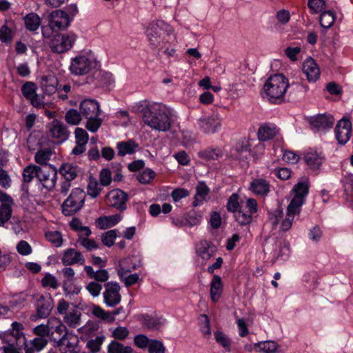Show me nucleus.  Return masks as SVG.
Returning a JSON list of instances; mask_svg holds the SVG:
<instances>
[{"label": "nucleus", "instance_id": "obj_1", "mask_svg": "<svg viewBox=\"0 0 353 353\" xmlns=\"http://www.w3.org/2000/svg\"><path fill=\"white\" fill-rule=\"evenodd\" d=\"M137 112L143 123L152 129L162 132L170 129V118L161 105L143 101L137 104Z\"/></svg>", "mask_w": 353, "mask_h": 353}, {"label": "nucleus", "instance_id": "obj_2", "mask_svg": "<svg viewBox=\"0 0 353 353\" xmlns=\"http://www.w3.org/2000/svg\"><path fill=\"white\" fill-rule=\"evenodd\" d=\"M290 86L288 79L282 74L270 76L263 85L267 99L272 103H281Z\"/></svg>", "mask_w": 353, "mask_h": 353}, {"label": "nucleus", "instance_id": "obj_3", "mask_svg": "<svg viewBox=\"0 0 353 353\" xmlns=\"http://www.w3.org/2000/svg\"><path fill=\"white\" fill-rule=\"evenodd\" d=\"M79 110L83 119L87 120L85 128L92 132L98 130L102 123V120L99 117L100 114L99 103L94 99H85L81 102Z\"/></svg>", "mask_w": 353, "mask_h": 353}, {"label": "nucleus", "instance_id": "obj_4", "mask_svg": "<svg viewBox=\"0 0 353 353\" xmlns=\"http://www.w3.org/2000/svg\"><path fill=\"white\" fill-rule=\"evenodd\" d=\"M85 193L81 188H74L61 205L62 213L67 216H72L83 206Z\"/></svg>", "mask_w": 353, "mask_h": 353}, {"label": "nucleus", "instance_id": "obj_5", "mask_svg": "<svg viewBox=\"0 0 353 353\" xmlns=\"http://www.w3.org/2000/svg\"><path fill=\"white\" fill-rule=\"evenodd\" d=\"M77 38V36L72 32L67 34L56 33L52 35L48 45L53 52L64 53L72 48Z\"/></svg>", "mask_w": 353, "mask_h": 353}, {"label": "nucleus", "instance_id": "obj_6", "mask_svg": "<svg viewBox=\"0 0 353 353\" xmlns=\"http://www.w3.org/2000/svg\"><path fill=\"white\" fill-rule=\"evenodd\" d=\"M51 341L54 343L60 353H80L81 347L77 336L71 334L65 338H57L51 333Z\"/></svg>", "mask_w": 353, "mask_h": 353}, {"label": "nucleus", "instance_id": "obj_7", "mask_svg": "<svg viewBox=\"0 0 353 353\" xmlns=\"http://www.w3.org/2000/svg\"><path fill=\"white\" fill-rule=\"evenodd\" d=\"M97 65L98 62L94 59L85 55H79L72 59L70 70L72 74L83 75L97 68Z\"/></svg>", "mask_w": 353, "mask_h": 353}, {"label": "nucleus", "instance_id": "obj_8", "mask_svg": "<svg viewBox=\"0 0 353 353\" xmlns=\"http://www.w3.org/2000/svg\"><path fill=\"white\" fill-rule=\"evenodd\" d=\"M146 34L152 50L162 48L161 46L166 41L165 37L168 36L159 23H151L146 30Z\"/></svg>", "mask_w": 353, "mask_h": 353}, {"label": "nucleus", "instance_id": "obj_9", "mask_svg": "<svg viewBox=\"0 0 353 353\" xmlns=\"http://www.w3.org/2000/svg\"><path fill=\"white\" fill-rule=\"evenodd\" d=\"M48 135L57 143L66 141L70 136L67 126L61 121L54 119L47 125Z\"/></svg>", "mask_w": 353, "mask_h": 353}, {"label": "nucleus", "instance_id": "obj_10", "mask_svg": "<svg viewBox=\"0 0 353 353\" xmlns=\"http://www.w3.org/2000/svg\"><path fill=\"white\" fill-rule=\"evenodd\" d=\"M105 290L103 293L104 303L108 307H114L121 301L120 294L121 287L117 282H108L104 285Z\"/></svg>", "mask_w": 353, "mask_h": 353}, {"label": "nucleus", "instance_id": "obj_11", "mask_svg": "<svg viewBox=\"0 0 353 353\" xmlns=\"http://www.w3.org/2000/svg\"><path fill=\"white\" fill-rule=\"evenodd\" d=\"M38 181L48 190H52L56 184L57 171L52 166L39 167Z\"/></svg>", "mask_w": 353, "mask_h": 353}, {"label": "nucleus", "instance_id": "obj_12", "mask_svg": "<svg viewBox=\"0 0 353 353\" xmlns=\"http://www.w3.org/2000/svg\"><path fill=\"white\" fill-rule=\"evenodd\" d=\"M197 125L205 134H214L220 130L221 120L218 114L203 116L197 121Z\"/></svg>", "mask_w": 353, "mask_h": 353}, {"label": "nucleus", "instance_id": "obj_13", "mask_svg": "<svg viewBox=\"0 0 353 353\" xmlns=\"http://www.w3.org/2000/svg\"><path fill=\"white\" fill-rule=\"evenodd\" d=\"M310 128L314 132H325L332 128L334 118L330 114H317L308 119Z\"/></svg>", "mask_w": 353, "mask_h": 353}, {"label": "nucleus", "instance_id": "obj_14", "mask_svg": "<svg viewBox=\"0 0 353 353\" xmlns=\"http://www.w3.org/2000/svg\"><path fill=\"white\" fill-rule=\"evenodd\" d=\"M108 203L120 211L126 210V202L128 200L127 193L120 189L112 190L107 195Z\"/></svg>", "mask_w": 353, "mask_h": 353}, {"label": "nucleus", "instance_id": "obj_15", "mask_svg": "<svg viewBox=\"0 0 353 353\" xmlns=\"http://www.w3.org/2000/svg\"><path fill=\"white\" fill-rule=\"evenodd\" d=\"M70 25L68 14L62 10L52 11L49 15V26L58 30H63Z\"/></svg>", "mask_w": 353, "mask_h": 353}, {"label": "nucleus", "instance_id": "obj_16", "mask_svg": "<svg viewBox=\"0 0 353 353\" xmlns=\"http://www.w3.org/2000/svg\"><path fill=\"white\" fill-rule=\"evenodd\" d=\"M336 138L338 143L345 145L350 139L352 134V123L349 119H342L335 128Z\"/></svg>", "mask_w": 353, "mask_h": 353}, {"label": "nucleus", "instance_id": "obj_17", "mask_svg": "<svg viewBox=\"0 0 353 353\" xmlns=\"http://www.w3.org/2000/svg\"><path fill=\"white\" fill-rule=\"evenodd\" d=\"M53 308V299L50 294L41 295L36 303V316L39 319L47 318Z\"/></svg>", "mask_w": 353, "mask_h": 353}, {"label": "nucleus", "instance_id": "obj_18", "mask_svg": "<svg viewBox=\"0 0 353 353\" xmlns=\"http://www.w3.org/2000/svg\"><path fill=\"white\" fill-rule=\"evenodd\" d=\"M309 185L307 178L304 179L302 181L298 182L293 188L295 195L290 203L301 208L304 203L305 197L309 192Z\"/></svg>", "mask_w": 353, "mask_h": 353}, {"label": "nucleus", "instance_id": "obj_19", "mask_svg": "<svg viewBox=\"0 0 353 353\" xmlns=\"http://www.w3.org/2000/svg\"><path fill=\"white\" fill-rule=\"evenodd\" d=\"M303 159L309 169L316 172L325 160V157L321 152L310 150L304 154Z\"/></svg>", "mask_w": 353, "mask_h": 353}, {"label": "nucleus", "instance_id": "obj_20", "mask_svg": "<svg viewBox=\"0 0 353 353\" xmlns=\"http://www.w3.org/2000/svg\"><path fill=\"white\" fill-rule=\"evenodd\" d=\"M4 343L6 345L3 346V353H21V350L26 344V338L21 336L17 339H13L12 336L5 334Z\"/></svg>", "mask_w": 353, "mask_h": 353}, {"label": "nucleus", "instance_id": "obj_21", "mask_svg": "<svg viewBox=\"0 0 353 353\" xmlns=\"http://www.w3.org/2000/svg\"><path fill=\"white\" fill-rule=\"evenodd\" d=\"M40 83L45 94L52 95L59 90V81L54 74L42 76Z\"/></svg>", "mask_w": 353, "mask_h": 353}, {"label": "nucleus", "instance_id": "obj_22", "mask_svg": "<svg viewBox=\"0 0 353 353\" xmlns=\"http://www.w3.org/2000/svg\"><path fill=\"white\" fill-rule=\"evenodd\" d=\"M39 167L35 165H29L26 166L23 170V184L21 185V190L26 194H29L28 183H30L34 177L38 178Z\"/></svg>", "mask_w": 353, "mask_h": 353}, {"label": "nucleus", "instance_id": "obj_23", "mask_svg": "<svg viewBox=\"0 0 353 353\" xmlns=\"http://www.w3.org/2000/svg\"><path fill=\"white\" fill-rule=\"evenodd\" d=\"M84 261L85 259L82 254L74 248H68L65 250L61 258V262L65 266L76 263L83 264Z\"/></svg>", "mask_w": 353, "mask_h": 353}, {"label": "nucleus", "instance_id": "obj_24", "mask_svg": "<svg viewBox=\"0 0 353 353\" xmlns=\"http://www.w3.org/2000/svg\"><path fill=\"white\" fill-rule=\"evenodd\" d=\"M303 72L307 77L309 82H314L319 78L320 70L314 60L312 58L307 59L304 61Z\"/></svg>", "mask_w": 353, "mask_h": 353}, {"label": "nucleus", "instance_id": "obj_25", "mask_svg": "<svg viewBox=\"0 0 353 353\" xmlns=\"http://www.w3.org/2000/svg\"><path fill=\"white\" fill-rule=\"evenodd\" d=\"M48 343V339L43 337H35L29 342L26 340V344L23 345L25 353L39 352L47 345Z\"/></svg>", "mask_w": 353, "mask_h": 353}, {"label": "nucleus", "instance_id": "obj_26", "mask_svg": "<svg viewBox=\"0 0 353 353\" xmlns=\"http://www.w3.org/2000/svg\"><path fill=\"white\" fill-rule=\"evenodd\" d=\"M61 272L65 278V280L63 282V290L69 294H78L79 289L74 288V289L72 290L71 286L72 283L75 280L74 270L72 268L66 267L62 269Z\"/></svg>", "mask_w": 353, "mask_h": 353}, {"label": "nucleus", "instance_id": "obj_27", "mask_svg": "<svg viewBox=\"0 0 353 353\" xmlns=\"http://www.w3.org/2000/svg\"><path fill=\"white\" fill-rule=\"evenodd\" d=\"M196 249L197 254L205 260L210 259L216 250L215 245L206 240L201 241Z\"/></svg>", "mask_w": 353, "mask_h": 353}, {"label": "nucleus", "instance_id": "obj_28", "mask_svg": "<svg viewBox=\"0 0 353 353\" xmlns=\"http://www.w3.org/2000/svg\"><path fill=\"white\" fill-rule=\"evenodd\" d=\"M79 172V168L74 163H63L59 168V173L68 181L74 180Z\"/></svg>", "mask_w": 353, "mask_h": 353}, {"label": "nucleus", "instance_id": "obj_29", "mask_svg": "<svg viewBox=\"0 0 353 353\" xmlns=\"http://www.w3.org/2000/svg\"><path fill=\"white\" fill-rule=\"evenodd\" d=\"M121 218L120 214L100 216L96 220V224L100 229L105 230L117 224Z\"/></svg>", "mask_w": 353, "mask_h": 353}, {"label": "nucleus", "instance_id": "obj_30", "mask_svg": "<svg viewBox=\"0 0 353 353\" xmlns=\"http://www.w3.org/2000/svg\"><path fill=\"white\" fill-rule=\"evenodd\" d=\"M223 290L221 279L218 275H214L210 283V297L214 303H216L221 297Z\"/></svg>", "mask_w": 353, "mask_h": 353}, {"label": "nucleus", "instance_id": "obj_31", "mask_svg": "<svg viewBox=\"0 0 353 353\" xmlns=\"http://www.w3.org/2000/svg\"><path fill=\"white\" fill-rule=\"evenodd\" d=\"M210 192L209 188L204 182L200 181L196 187V194L194 199L192 202V205L196 207L203 203L206 199L207 196Z\"/></svg>", "mask_w": 353, "mask_h": 353}, {"label": "nucleus", "instance_id": "obj_32", "mask_svg": "<svg viewBox=\"0 0 353 353\" xmlns=\"http://www.w3.org/2000/svg\"><path fill=\"white\" fill-rule=\"evenodd\" d=\"M276 128L270 124L265 123L258 130V137L260 141H266L273 139L276 134Z\"/></svg>", "mask_w": 353, "mask_h": 353}, {"label": "nucleus", "instance_id": "obj_33", "mask_svg": "<svg viewBox=\"0 0 353 353\" xmlns=\"http://www.w3.org/2000/svg\"><path fill=\"white\" fill-rule=\"evenodd\" d=\"M250 190L256 194H267L270 190V185L268 181L263 179H256L250 183Z\"/></svg>", "mask_w": 353, "mask_h": 353}, {"label": "nucleus", "instance_id": "obj_34", "mask_svg": "<svg viewBox=\"0 0 353 353\" xmlns=\"http://www.w3.org/2000/svg\"><path fill=\"white\" fill-rule=\"evenodd\" d=\"M138 147L139 145L132 139L128 140L127 141L119 142L117 144L118 155L123 157L127 154H133L135 152V150Z\"/></svg>", "mask_w": 353, "mask_h": 353}, {"label": "nucleus", "instance_id": "obj_35", "mask_svg": "<svg viewBox=\"0 0 353 353\" xmlns=\"http://www.w3.org/2000/svg\"><path fill=\"white\" fill-rule=\"evenodd\" d=\"M23 20L26 28L30 32H34L38 30L41 23V18L34 12L26 14Z\"/></svg>", "mask_w": 353, "mask_h": 353}, {"label": "nucleus", "instance_id": "obj_36", "mask_svg": "<svg viewBox=\"0 0 353 353\" xmlns=\"http://www.w3.org/2000/svg\"><path fill=\"white\" fill-rule=\"evenodd\" d=\"M130 272V270L125 269L121 265H120V268L118 270V275L119 279L124 281L126 287H129L135 284L139 279V276L137 273L128 275V273Z\"/></svg>", "mask_w": 353, "mask_h": 353}, {"label": "nucleus", "instance_id": "obj_37", "mask_svg": "<svg viewBox=\"0 0 353 353\" xmlns=\"http://www.w3.org/2000/svg\"><path fill=\"white\" fill-rule=\"evenodd\" d=\"M198 155L205 161L219 160L223 156V150L220 148H208L199 152Z\"/></svg>", "mask_w": 353, "mask_h": 353}, {"label": "nucleus", "instance_id": "obj_38", "mask_svg": "<svg viewBox=\"0 0 353 353\" xmlns=\"http://www.w3.org/2000/svg\"><path fill=\"white\" fill-rule=\"evenodd\" d=\"M24 329V327L22 323H19L17 321H14L12 323V328L5 331L3 333H1L0 338L2 340V341L4 343V336L5 334H8L10 336H12L13 339H17L19 336H22L23 338H26L24 333L23 332V330Z\"/></svg>", "mask_w": 353, "mask_h": 353}, {"label": "nucleus", "instance_id": "obj_39", "mask_svg": "<svg viewBox=\"0 0 353 353\" xmlns=\"http://www.w3.org/2000/svg\"><path fill=\"white\" fill-rule=\"evenodd\" d=\"M13 203L3 202L0 205V226L3 227L11 218L12 210L11 205Z\"/></svg>", "mask_w": 353, "mask_h": 353}, {"label": "nucleus", "instance_id": "obj_40", "mask_svg": "<svg viewBox=\"0 0 353 353\" xmlns=\"http://www.w3.org/2000/svg\"><path fill=\"white\" fill-rule=\"evenodd\" d=\"M133 348L130 346H125L116 341H112L108 346V353H134Z\"/></svg>", "mask_w": 353, "mask_h": 353}, {"label": "nucleus", "instance_id": "obj_41", "mask_svg": "<svg viewBox=\"0 0 353 353\" xmlns=\"http://www.w3.org/2000/svg\"><path fill=\"white\" fill-rule=\"evenodd\" d=\"M235 220L241 225H249L252 221V215L248 212L244 207L239 208V210L234 213Z\"/></svg>", "mask_w": 353, "mask_h": 353}, {"label": "nucleus", "instance_id": "obj_42", "mask_svg": "<svg viewBox=\"0 0 353 353\" xmlns=\"http://www.w3.org/2000/svg\"><path fill=\"white\" fill-rule=\"evenodd\" d=\"M334 14L332 11H323L320 16V24L324 28H330L334 22Z\"/></svg>", "mask_w": 353, "mask_h": 353}, {"label": "nucleus", "instance_id": "obj_43", "mask_svg": "<svg viewBox=\"0 0 353 353\" xmlns=\"http://www.w3.org/2000/svg\"><path fill=\"white\" fill-rule=\"evenodd\" d=\"M81 114L80 110L78 111L75 109H70L66 112L65 120L69 124L74 125H78L83 119Z\"/></svg>", "mask_w": 353, "mask_h": 353}, {"label": "nucleus", "instance_id": "obj_44", "mask_svg": "<svg viewBox=\"0 0 353 353\" xmlns=\"http://www.w3.org/2000/svg\"><path fill=\"white\" fill-rule=\"evenodd\" d=\"M234 157L240 161H246L251 155L250 150L247 146L236 145L235 152L233 154Z\"/></svg>", "mask_w": 353, "mask_h": 353}, {"label": "nucleus", "instance_id": "obj_45", "mask_svg": "<svg viewBox=\"0 0 353 353\" xmlns=\"http://www.w3.org/2000/svg\"><path fill=\"white\" fill-rule=\"evenodd\" d=\"M255 347L265 353H274L278 348L276 343L272 341L259 342L255 344Z\"/></svg>", "mask_w": 353, "mask_h": 353}, {"label": "nucleus", "instance_id": "obj_46", "mask_svg": "<svg viewBox=\"0 0 353 353\" xmlns=\"http://www.w3.org/2000/svg\"><path fill=\"white\" fill-rule=\"evenodd\" d=\"M81 314L78 311H73L69 314H66L64 316V321L70 327H76L80 324Z\"/></svg>", "mask_w": 353, "mask_h": 353}, {"label": "nucleus", "instance_id": "obj_47", "mask_svg": "<svg viewBox=\"0 0 353 353\" xmlns=\"http://www.w3.org/2000/svg\"><path fill=\"white\" fill-rule=\"evenodd\" d=\"M92 314L97 318L106 320L108 322H113L114 321V317L112 316L110 312H105L99 305H95L93 307Z\"/></svg>", "mask_w": 353, "mask_h": 353}, {"label": "nucleus", "instance_id": "obj_48", "mask_svg": "<svg viewBox=\"0 0 353 353\" xmlns=\"http://www.w3.org/2000/svg\"><path fill=\"white\" fill-rule=\"evenodd\" d=\"M88 194L92 198L97 197L101 191V188L97 181L94 178H90L88 184Z\"/></svg>", "mask_w": 353, "mask_h": 353}, {"label": "nucleus", "instance_id": "obj_49", "mask_svg": "<svg viewBox=\"0 0 353 353\" xmlns=\"http://www.w3.org/2000/svg\"><path fill=\"white\" fill-rule=\"evenodd\" d=\"M216 341L227 351H230L231 341L223 332L216 331L214 332Z\"/></svg>", "mask_w": 353, "mask_h": 353}, {"label": "nucleus", "instance_id": "obj_50", "mask_svg": "<svg viewBox=\"0 0 353 353\" xmlns=\"http://www.w3.org/2000/svg\"><path fill=\"white\" fill-rule=\"evenodd\" d=\"M46 237L55 247H60L63 243L62 236L59 231H48L46 233Z\"/></svg>", "mask_w": 353, "mask_h": 353}, {"label": "nucleus", "instance_id": "obj_51", "mask_svg": "<svg viewBox=\"0 0 353 353\" xmlns=\"http://www.w3.org/2000/svg\"><path fill=\"white\" fill-rule=\"evenodd\" d=\"M37 90V86L33 82H26L21 87V92L26 99L29 100L35 94Z\"/></svg>", "mask_w": 353, "mask_h": 353}, {"label": "nucleus", "instance_id": "obj_52", "mask_svg": "<svg viewBox=\"0 0 353 353\" xmlns=\"http://www.w3.org/2000/svg\"><path fill=\"white\" fill-rule=\"evenodd\" d=\"M117 236V230H109L101 235V241L104 245L111 247L114 245Z\"/></svg>", "mask_w": 353, "mask_h": 353}, {"label": "nucleus", "instance_id": "obj_53", "mask_svg": "<svg viewBox=\"0 0 353 353\" xmlns=\"http://www.w3.org/2000/svg\"><path fill=\"white\" fill-rule=\"evenodd\" d=\"M241 207L239 202V195L236 193H233L228 199L227 203V210L228 212L235 213Z\"/></svg>", "mask_w": 353, "mask_h": 353}, {"label": "nucleus", "instance_id": "obj_54", "mask_svg": "<svg viewBox=\"0 0 353 353\" xmlns=\"http://www.w3.org/2000/svg\"><path fill=\"white\" fill-rule=\"evenodd\" d=\"M308 8L313 13L323 12L326 7L325 0H308Z\"/></svg>", "mask_w": 353, "mask_h": 353}, {"label": "nucleus", "instance_id": "obj_55", "mask_svg": "<svg viewBox=\"0 0 353 353\" xmlns=\"http://www.w3.org/2000/svg\"><path fill=\"white\" fill-rule=\"evenodd\" d=\"M155 176V172L151 169L147 168L137 176V180L143 184L149 183Z\"/></svg>", "mask_w": 353, "mask_h": 353}, {"label": "nucleus", "instance_id": "obj_56", "mask_svg": "<svg viewBox=\"0 0 353 353\" xmlns=\"http://www.w3.org/2000/svg\"><path fill=\"white\" fill-rule=\"evenodd\" d=\"M51 329H53V327ZM50 333H53V336L57 338H65L71 334L65 325L61 322H58V325L54 327V330H50Z\"/></svg>", "mask_w": 353, "mask_h": 353}, {"label": "nucleus", "instance_id": "obj_57", "mask_svg": "<svg viewBox=\"0 0 353 353\" xmlns=\"http://www.w3.org/2000/svg\"><path fill=\"white\" fill-rule=\"evenodd\" d=\"M104 340V336H97L94 339H90L87 342L86 347L92 352L97 353L100 349Z\"/></svg>", "mask_w": 353, "mask_h": 353}, {"label": "nucleus", "instance_id": "obj_58", "mask_svg": "<svg viewBox=\"0 0 353 353\" xmlns=\"http://www.w3.org/2000/svg\"><path fill=\"white\" fill-rule=\"evenodd\" d=\"M143 325L148 329L157 328L160 325L159 321L148 314H144L142 316Z\"/></svg>", "mask_w": 353, "mask_h": 353}, {"label": "nucleus", "instance_id": "obj_59", "mask_svg": "<svg viewBox=\"0 0 353 353\" xmlns=\"http://www.w3.org/2000/svg\"><path fill=\"white\" fill-rule=\"evenodd\" d=\"M41 283L43 287H50L52 289H57L59 286L56 277L50 274H46V276L41 279Z\"/></svg>", "mask_w": 353, "mask_h": 353}, {"label": "nucleus", "instance_id": "obj_60", "mask_svg": "<svg viewBox=\"0 0 353 353\" xmlns=\"http://www.w3.org/2000/svg\"><path fill=\"white\" fill-rule=\"evenodd\" d=\"M301 212V208L290 203L287 208V213L285 220L289 221L292 225L296 214L299 215Z\"/></svg>", "mask_w": 353, "mask_h": 353}, {"label": "nucleus", "instance_id": "obj_61", "mask_svg": "<svg viewBox=\"0 0 353 353\" xmlns=\"http://www.w3.org/2000/svg\"><path fill=\"white\" fill-rule=\"evenodd\" d=\"M2 165L0 163V186L7 189L11 186V179L8 172L1 168Z\"/></svg>", "mask_w": 353, "mask_h": 353}, {"label": "nucleus", "instance_id": "obj_62", "mask_svg": "<svg viewBox=\"0 0 353 353\" xmlns=\"http://www.w3.org/2000/svg\"><path fill=\"white\" fill-rule=\"evenodd\" d=\"M148 352L149 353H165V347L161 341L154 340L149 345Z\"/></svg>", "mask_w": 353, "mask_h": 353}, {"label": "nucleus", "instance_id": "obj_63", "mask_svg": "<svg viewBox=\"0 0 353 353\" xmlns=\"http://www.w3.org/2000/svg\"><path fill=\"white\" fill-rule=\"evenodd\" d=\"M51 156V151L50 150H39L36 154L34 159L35 161L39 164H46Z\"/></svg>", "mask_w": 353, "mask_h": 353}, {"label": "nucleus", "instance_id": "obj_64", "mask_svg": "<svg viewBox=\"0 0 353 353\" xmlns=\"http://www.w3.org/2000/svg\"><path fill=\"white\" fill-rule=\"evenodd\" d=\"M87 290L94 297L98 296L102 290V285L96 281H92L86 285Z\"/></svg>", "mask_w": 353, "mask_h": 353}]
</instances>
